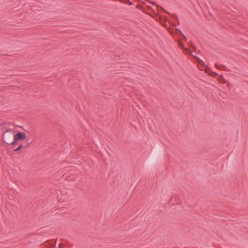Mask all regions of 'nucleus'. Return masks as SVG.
<instances>
[{"label": "nucleus", "instance_id": "nucleus-1", "mask_svg": "<svg viewBox=\"0 0 248 248\" xmlns=\"http://www.w3.org/2000/svg\"><path fill=\"white\" fill-rule=\"evenodd\" d=\"M2 140L3 142L7 145H14V131L10 129H7L2 133Z\"/></svg>", "mask_w": 248, "mask_h": 248}, {"label": "nucleus", "instance_id": "nucleus-2", "mask_svg": "<svg viewBox=\"0 0 248 248\" xmlns=\"http://www.w3.org/2000/svg\"><path fill=\"white\" fill-rule=\"evenodd\" d=\"M26 139V135L23 132H18L16 134H14V145H15L17 141L19 140H24Z\"/></svg>", "mask_w": 248, "mask_h": 248}, {"label": "nucleus", "instance_id": "nucleus-3", "mask_svg": "<svg viewBox=\"0 0 248 248\" xmlns=\"http://www.w3.org/2000/svg\"><path fill=\"white\" fill-rule=\"evenodd\" d=\"M23 148L22 144H20L17 148L14 150V152H18Z\"/></svg>", "mask_w": 248, "mask_h": 248}, {"label": "nucleus", "instance_id": "nucleus-4", "mask_svg": "<svg viewBox=\"0 0 248 248\" xmlns=\"http://www.w3.org/2000/svg\"><path fill=\"white\" fill-rule=\"evenodd\" d=\"M182 35H183V36H184V39H185V40H186V36H185L183 34H182Z\"/></svg>", "mask_w": 248, "mask_h": 248}, {"label": "nucleus", "instance_id": "nucleus-5", "mask_svg": "<svg viewBox=\"0 0 248 248\" xmlns=\"http://www.w3.org/2000/svg\"><path fill=\"white\" fill-rule=\"evenodd\" d=\"M215 66H216V67L217 68H218L217 64H215Z\"/></svg>", "mask_w": 248, "mask_h": 248}]
</instances>
